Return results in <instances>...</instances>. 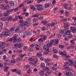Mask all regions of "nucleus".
<instances>
[{
    "instance_id": "nucleus-1",
    "label": "nucleus",
    "mask_w": 76,
    "mask_h": 76,
    "mask_svg": "<svg viewBox=\"0 0 76 76\" xmlns=\"http://www.w3.org/2000/svg\"><path fill=\"white\" fill-rule=\"evenodd\" d=\"M51 42L47 43V45H44L43 47V49L45 50L48 51H49V47H50L53 45L52 42L54 43V44H58V39H57L51 40Z\"/></svg>"
},
{
    "instance_id": "nucleus-2",
    "label": "nucleus",
    "mask_w": 76,
    "mask_h": 76,
    "mask_svg": "<svg viewBox=\"0 0 76 76\" xmlns=\"http://www.w3.org/2000/svg\"><path fill=\"white\" fill-rule=\"evenodd\" d=\"M65 64L64 65V67L66 71H71L72 70V68L69 67L67 66V64H69V62H65Z\"/></svg>"
},
{
    "instance_id": "nucleus-3",
    "label": "nucleus",
    "mask_w": 76,
    "mask_h": 76,
    "mask_svg": "<svg viewBox=\"0 0 76 76\" xmlns=\"http://www.w3.org/2000/svg\"><path fill=\"white\" fill-rule=\"evenodd\" d=\"M36 6L38 11H42L44 9V6L42 5H37Z\"/></svg>"
},
{
    "instance_id": "nucleus-4",
    "label": "nucleus",
    "mask_w": 76,
    "mask_h": 76,
    "mask_svg": "<svg viewBox=\"0 0 76 76\" xmlns=\"http://www.w3.org/2000/svg\"><path fill=\"white\" fill-rule=\"evenodd\" d=\"M65 75L67 76H72L73 75V74L72 72H69L65 71L64 72Z\"/></svg>"
},
{
    "instance_id": "nucleus-5",
    "label": "nucleus",
    "mask_w": 76,
    "mask_h": 76,
    "mask_svg": "<svg viewBox=\"0 0 76 76\" xmlns=\"http://www.w3.org/2000/svg\"><path fill=\"white\" fill-rule=\"evenodd\" d=\"M18 37V35L17 34H16L13 36L12 37V40H13V42H16V41H17Z\"/></svg>"
},
{
    "instance_id": "nucleus-6",
    "label": "nucleus",
    "mask_w": 76,
    "mask_h": 76,
    "mask_svg": "<svg viewBox=\"0 0 76 76\" xmlns=\"http://www.w3.org/2000/svg\"><path fill=\"white\" fill-rule=\"evenodd\" d=\"M4 44V42H0V49L4 50V46L3 45Z\"/></svg>"
},
{
    "instance_id": "nucleus-7",
    "label": "nucleus",
    "mask_w": 76,
    "mask_h": 76,
    "mask_svg": "<svg viewBox=\"0 0 76 76\" xmlns=\"http://www.w3.org/2000/svg\"><path fill=\"white\" fill-rule=\"evenodd\" d=\"M14 46L15 47H17V48H20V47H22V46H23V44L22 43L20 44H15L14 45Z\"/></svg>"
},
{
    "instance_id": "nucleus-8",
    "label": "nucleus",
    "mask_w": 76,
    "mask_h": 76,
    "mask_svg": "<svg viewBox=\"0 0 76 76\" xmlns=\"http://www.w3.org/2000/svg\"><path fill=\"white\" fill-rule=\"evenodd\" d=\"M70 29L72 31V32H74V33H76V28L73 27L71 26L70 27Z\"/></svg>"
},
{
    "instance_id": "nucleus-9",
    "label": "nucleus",
    "mask_w": 76,
    "mask_h": 76,
    "mask_svg": "<svg viewBox=\"0 0 76 76\" xmlns=\"http://www.w3.org/2000/svg\"><path fill=\"white\" fill-rule=\"evenodd\" d=\"M66 32L64 34V35L66 37V35H67V34H70V32H71V31L70 30H66Z\"/></svg>"
},
{
    "instance_id": "nucleus-10",
    "label": "nucleus",
    "mask_w": 76,
    "mask_h": 76,
    "mask_svg": "<svg viewBox=\"0 0 76 76\" xmlns=\"http://www.w3.org/2000/svg\"><path fill=\"white\" fill-rule=\"evenodd\" d=\"M4 35L5 37H8V36H10V33L8 31H5L4 32Z\"/></svg>"
},
{
    "instance_id": "nucleus-11",
    "label": "nucleus",
    "mask_w": 76,
    "mask_h": 76,
    "mask_svg": "<svg viewBox=\"0 0 76 76\" xmlns=\"http://www.w3.org/2000/svg\"><path fill=\"white\" fill-rule=\"evenodd\" d=\"M32 32L31 31H28L27 33L26 36L27 37H30L31 35H32Z\"/></svg>"
},
{
    "instance_id": "nucleus-12",
    "label": "nucleus",
    "mask_w": 76,
    "mask_h": 76,
    "mask_svg": "<svg viewBox=\"0 0 76 76\" xmlns=\"http://www.w3.org/2000/svg\"><path fill=\"white\" fill-rule=\"evenodd\" d=\"M50 5H51L48 3H46L45 4L44 6L45 8H48V7H50Z\"/></svg>"
},
{
    "instance_id": "nucleus-13",
    "label": "nucleus",
    "mask_w": 76,
    "mask_h": 76,
    "mask_svg": "<svg viewBox=\"0 0 76 76\" xmlns=\"http://www.w3.org/2000/svg\"><path fill=\"white\" fill-rule=\"evenodd\" d=\"M28 59L29 61H33L34 60V59H35V57L34 56H32L31 57H29Z\"/></svg>"
},
{
    "instance_id": "nucleus-14",
    "label": "nucleus",
    "mask_w": 76,
    "mask_h": 76,
    "mask_svg": "<svg viewBox=\"0 0 76 76\" xmlns=\"http://www.w3.org/2000/svg\"><path fill=\"white\" fill-rule=\"evenodd\" d=\"M41 23L44 25H46L47 24L48 22L47 21L43 20L41 21Z\"/></svg>"
},
{
    "instance_id": "nucleus-15",
    "label": "nucleus",
    "mask_w": 76,
    "mask_h": 76,
    "mask_svg": "<svg viewBox=\"0 0 76 76\" xmlns=\"http://www.w3.org/2000/svg\"><path fill=\"white\" fill-rule=\"evenodd\" d=\"M30 7L31 8V9H33L34 11H35V10H36V8L33 5H30Z\"/></svg>"
},
{
    "instance_id": "nucleus-16",
    "label": "nucleus",
    "mask_w": 76,
    "mask_h": 76,
    "mask_svg": "<svg viewBox=\"0 0 76 76\" xmlns=\"http://www.w3.org/2000/svg\"><path fill=\"white\" fill-rule=\"evenodd\" d=\"M12 19V16L8 17L6 18V20L7 21H10Z\"/></svg>"
},
{
    "instance_id": "nucleus-17",
    "label": "nucleus",
    "mask_w": 76,
    "mask_h": 76,
    "mask_svg": "<svg viewBox=\"0 0 76 76\" xmlns=\"http://www.w3.org/2000/svg\"><path fill=\"white\" fill-rule=\"evenodd\" d=\"M36 49L37 51H39V45L37 44L35 45Z\"/></svg>"
},
{
    "instance_id": "nucleus-18",
    "label": "nucleus",
    "mask_w": 76,
    "mask_h": 76,
    "mask_svg": "<svg viewBox=\"0 0 76 76\" xmlns=\"http://www.w3.org/2000/svg\"><path fill=\"white\" fill-rule=\"evenodd\" d=\"M59 32L60 34H64V33L66 32V29L61 30Z\"/></svg>"
},
{
    "instance_id": "nucleus-19",
    "label": "nucleus",
    "mask_w": 76,
    "mask_h": 76,
    "mask_svg": "<svg viewBox=\"0 0 76 76\" xmlns=\"http://www.w3.org/2000/svg\"><path fill=\"white\" fill-rule=\"evenodd\" d=\"M68 26L69 25L68 24L65 23L64 24V28L65 29H67Z\"/></svg>"
},
{
    "instance_id": "nucleus-20",
    "label": "nucleus",
    "mask_w": 76,
    "mask_h": 76,
    "mask_svg": "<svg viewBox=\"0 0 76 76\" xmlns=\"http://www.w3.org/2000/svg\"><path fill=\"white\" fill-rule=\"evenodd\" d=\"M20 31V28L19 27H16L15 30V32H19V31Z\"/></svg>"
},
{
    "instance_id": "nucleus-21",
    "label": "nucleus",
    "mask_w": 76,
    "mask_h": 76,
    "mask_svg": "<svg viewBox=\"0 0 76 76\" xmlns=\"http://www.w3.org/2000/svg\"><path fill=\"white\" fill-rule=\"evenodd\" d=\"M72 34L71 33L67 34V35H66L67 38H70L72 37Z\"/></svg>"
},
{
    "instance_id": "nucleus-22",
    "label": "nucleus",
    "mask_w": 76,
    "mask_h": 76,
    "mask_svg": "<svg viewBox=\"0 0 76 76\" xmlns=\"http://www.w3.org/2000/svg\"><path fill=\"white\" fill-rule=\"evenodd\" d=\"M68 61L70 63V65H72L73 64V61L71 60L70 59H68Z\"/></svg>"
},
{
    "instance_id": "nucleus-23",
    "label": "nucleus",
    "mask_w": 76,
    "mask_h": 76,
    "mask_svg": "<svg viewBox=\"0 0 76 76\" xmlns=\"http://www.w3.org/2000/svg\"><path fill=\"white\" fill-rule=\"evenodd\" d=\"M23 22L18 23V26L19 27H22L23 26Z\"/></svg>"
},
{
    "instance_id": "nucleus-24",
    "label": "nucleus",
    "mask_w": 76,
    "mask_h": 76,
    "mask_svg": "<svg viewBox=\"0 0 76 76\" xmlns=\"http://www.w3.org/2000/svg\"><path fill=\"white\" fill-rule=\"evenodd\" d=\"M10 5L11 6H14V2L13 1H11L9 3Z\"/></svg>"
},
{
    "instance_id": "nucleus-25",
    "label": "nucleus",
    "mask_w": 76,
    "mask_h": 76,
    "mask_svg": "<svg viewBox=\"0 0 76 76\" xmlns=\"http://www.w3.org/2000/svg\"><path fill=\"white\" fill-rule=\"evenodd\" d=\"M9 12L6 11L4 13V16H8L9 15Z\"/></svg>"
},
{
    "instance_id": "nucleus-26",
    "label": "nucleus",
    "mask_w": 76,
    "mask_h": 76,
    "mask_svg": "<svg viewBox=\"0 0 76 76\" xmlns=\"http://www.w3.org/2000/svg\"><path fill=\"white\" fill-rule=\"evenodd\" d=\"M9 69L8 67L5 66L4 70V72H8V70H7V69Z\"/></svg>"
},
{
    "instance_id": "nucleus-27",
    "label": "nucleus",
    "mask_w": 76,
    "mask_h": 76,
    "mask_svg": "<svg viewBox=\"0 0 76 76\" xmlns=\"http://www.w3.org/2000/svg\"><path fill=\"white\" fill-rule=\"evenodd\" d=\"M40 66L41 68H44L45 67V64L42 63L41 64Z\"/></svg>"
},
{
    "instance_id": "nucleus-28",
    "label": "nucleus",
    "mask_w": 76,
    "mask_h": 76,
    "mask_svg": "<svg viewBox=\"0 0 76 76\" xmlns=\"http://www.w3.org/2000/svg\"><path fill=\"white\" fill-rule=\"evenodd\" d=\"M23 24V26H29V24L26 22H25Z\"/></svg>"
},
{
    "instance_id": "nucleus-29",
    "label": "nucleus",
    "mask_w": 76,
    "mask_h": 76,
    "mask_svg": "<svg viewBox=\"0 0 76 76\" xmlns=\"http://www.w3.org/2000/svg\"><path fill=\"white\" fill-rule=\"evenodd\" d=\"M39 73L42 76H43L44 75V72L42 71H41L39 72Z\"/></svg>"
},
{
    "instance_id": "nucleus-30",
    "label": "nucleus",
    "mask_w": 76,
    "mask_h": 76,
    "mask_svg": "<svg viewBox=\"0 0 76 76\" xmlns=\"http://www.w3.org/2000/svg\"><path fill=\"white\" fill-rule=\"evenodd\" d=\"M41 37H43V40H46V39L47 38V35H41Z\"/></svg>"
},
{
    "instance_id": "nucleus-31",
    "label": "nucleus",
    "mask_w": 76,
    "mask_h": 76,
    "mask_svg": "<svg viewBox=\"0 0 76 76\" xmlns=\"http://www.w3.org/2000/svg\"><path fill=\"white\" fill-rule=\"evenodd\" d=\"M50 73H51V72L48 71L46 72L45 75L46 76H48V75L50 74Z\"/></svg>"
},
{
    "instance_id": "nucleus-32",
    "label": "nucleus",
    "mask_w": 76,
    "mask_h": 76,
    "mask_svg": "<svg viewBox=\"0 0 76 76\" xmlns=\"http://www.w3.org/2000/svg\"><path fill=\"white\" fill-rule=\"evenodd\" d=\"M21 59V58H20L19 57H17L16 58V61L18 62H19V61H20V60Z\"/></svg>"
},
{
    "instance_id": "nucleus-33",
    "label": "nucleus",
    "mask_w": 76,
    "mask_h": 76,
    "mask_svg": "<svg viewBox=\"0 0 76 76\" xmlns=\"http://www.w3.org/2000/svg\"><path fill=\"white\" fill-rule=\"evenodd\" d=\"M16 73H17L18 75H20V74H21V71L19 69L17 71Z\"/></svg>"
},
{
    "instance_id": "nucleus-34",
    "label": "nucleus",
    "mask_w": 76,
    "mask_h": 76,
    "mask_svg": "<svg viewBox=\"0 0 76 76\" xmlns=\"http://www.w3.org/2000/svg\"><path fill=\"white\" fill-rule=\"evenodd\" d=\"M15 29V27L14 26L12 27L10 29V31L11 32H12V31H13Z\"/></svg>"
},
{
    "instance_id": "nucleus-35",
    "label": "nucleus",
    "mask_w": 76,
    "mask_h": 76,
    "mask_svg": "<svg viewBox=\"0 0 76 76\" xmlns=\"http://www.w3.org/2000/svg\"><path fill=\"white\" fill-rule=\"evenodd\" d=\"M49 52V50H48V51L47 50H46V52H43V53L44 55H47V54H48Z\"/></svg>"
},
{
    "instance_id": "nucleus-36",
    "label": "nucleus",
    "mask_w": 76,
    "mask_h": 76,
    "mask_svg": "<svg viewBox=\"0 0 76 76\" xmlns=\"http://www.w3.org/2000/svg\"><path fill=\"white\" fill-rule=\"evenodd\" d=\"M11 61L12 63L15 62V58H12L11 60Z\"/></svg>"
},
{
    "instance_id": "nucleus-37",
    "label": "nucleus",
    "mask_w": 76,
    "mask_h": 76,
    "mask_svg": "<svg viewBox=\"0 0 76 76\" xmlns=\"http://www.w3.org/2000/svg\"><path fill=\"white\" fill-rule=\"evenodd\" d=\"M2 9H6V5H4V4H3L2 5Z\"/></svg>"
},
{
    "instance_id": "nucleus-38",
    "label": "nucleus",
    "mask_w": 76,
    "mask_h": 76,
    "mask_svg": "<svg viewBox=\"0 0 76 76\" xmlns=\"http://www.w3.org/2000/svg\"><path fill=\"white\" fill-rule=\"evenodd\" d=\"M38 41L39 42H43V39L42 38H40L38 39Z\"/></svg>"
},
{
    "instance_id": "nucleus-39",
    "label": "nucleus",
    "mask_w": 76,
    "mask_h": 76,
    "mask_svg": "<svg viewBox=\"0 0 76 76\" xmlns=\"http://www.w3.org/2000/svg\"><path fill=\"white\" fill-rule=\"evenodd\" d=\"M30 64L32 65V66H33L34 67L37 66V64L35 63H33L32 62H30Z\"/></svg>"
},
{
    "instance_id": "nucleus-40",
    "label": "nucleus",
    "mask_w": 76,
    "mask_h": 76,
    "mask_svg": "<svg viewBox=\"0 0 76 76\" xmlns=\"http://www.w3.org/2000/svg\"><path fill=\"white\" fill-rule=\"evenodd\" d=\"M67 6H68V4H64V8L65 9H67Z\"/></svg>"
},
{
    "instance_id": "nucleus-41",
    "label": "nucleus",
    "mask_w": 76,
    "mask_h": 76,
    "mask_svg": "<svg viewBox=\"0 0 76 76\" xmlns=\"http://www.w3.org/2000/svg\"><path fill=\"white\" fill-rule=\"evenodd\" d=\"M53 51L54 53H57V50L56 49H53Z\"/></svg>"
},
{
    "instance_id": "nucleus-42",
    "label": "nucleus",
    "mask_w": 76,
    "mask_h": 76,
    "mask_svg": "<svg viewBox=\"0 0 76 76\" xmlns=\"http://www.w3.org/2000/svg\"><path fill=\"white\" fill-rule=\"evenodd\" d=\"M37 56L38 57H39V56H42V54H41V53L39 52V53H37Z\"/></svg>"
},
{
    "instance_id": "nucleus-43",
    "label": "nucleus",
    "mask_w": 76,
    "mask_h": 76,
    "mask_svg": "<svg viewBox=\"0 0 76 76\" xmlns=\"http://www.w3.org/2000/svg\"><path fill=\"white\" fill-rule=\"evenodd\" d=\"M25 26H22V27L21 29V31H23L25 30Z\"/></svg>"
},
{
    "instance_id": "nucleus-44",
    "label": "nucleus",
    "mask_w": 76,
    "mask_h": 76,
    "mask_svg": "<svg viewBox=\"0 0 76 76\" xmlns=\"http://www.w3.org/2000/svg\"><path fill=\"white\" fill-rule=\"evenodd\" d=\"M22 51L20 50H16V53H22Z\"/></svg>"
},
{
    "instance_id": "nucleus-45",
    "label": "nucleus",
    "mask_w": 76,
    "mask_h": 76,
    "mask_svg": "<svg viewBox=\"0 0 76 76\" xmlns=\"http://www.w3.org/2000/svg\"><path fill=\"white\" fill-rule=\"evenodd\" d=\"M64 45H59V48H61L62 50H63V48H64Z\"/></svg>"
},
{
    "instance_id": "nucleus-46",
    "label": "nucleus",
    "mask_w": 76,
    "mask_h": 76,
    "mask_svg": "<svg viewBox=\"0 0 76 76\" xmlns=\"http://www.w3.org/2000/svg\"><path fill=\"white\" fill-rule=\"evenodd\" d=\"M6 9H9L10 7L9 5H6Z\"/></svg>"
},
{
    "instance_id": "nucleus-47",
    "label": "nucleus",
    "mask_w": 76,
    "mask_h": 76,
    "mask_svg": "<svg viewBox=\"0 0 76 76\" xmlns=\"http://www.w3.org/2000/svg\"><path fill=\"white\" fill-rule=\"evenodd\" d=\"M27 48H28V47H27V46H25L23 47V50H26Z\"/></svg>"
},
{
    "instance_id": "nucleus-48",
    "label": "nucleus",
    "mask_w": 76,
    "mask_h": 76,
    "mask_svg": "<svg viewBox=\"0 0 76 76\" xmlns=\"http://www.w3.org/2000/svg\"><path fill=\"white\" fill-rule=\"evenodd\" d=\"M3 67V64L2 63H0V68L1 69Z\"/></svg>"
},
{
    "instance_id": "nucleus-49",
    "label": "nucleus",
    "mask_w": 76,
    "mask_h": 76,
    "mask_svg": "<svg viewBox=\"0 0 76 76\" xmlns=\"http://www.w3.org/2000/svg\"><path fill=\"white\" fill-rule=\"evenodd\" d=\"M4 45L6 46V47H8V46H9V44L8 43H4Z\"/></svg>"
},
{
    "instance_id": "nucleus-50",
    "label": "nucleus",
    "mask_w": 76,
    "mask_h": 76,
    "mask_svg": "<svg viewBox=\"0 0 76 76\" xmlns=\"http://www.w3.org/2000/svg\"><path fill=\"white\" fill-rule=\"evenodd\" d=\"M27 20L28 22H31V20H32V19L31 18H29L27 19Z\"/></svg>"
},
{
    "instance_id": "nucleus-51",
    "label": "nucleus",
    "mask_w": 76,
    "mask_h": 76,
    "mask_svg": "<svg viewBox=\"0 0 76 76\" xmlns=\"http://www.w3.org/2000/svg\"><path fill=\"white\" fill-rule=\"evenodd\" d=\"M67 21V18H64L62 20V21L63 22H66Z\"/></svg>"
},
{
    "instance_id": "nucleus-52",
    "label": "nucleus",
    "mask_w": 76,
    "mask_h": 76,
    "mask_svg": "<svg viewBox=\"0 0 76 76\" xmlns=\"http://www.w3.org/2000/svg\"><path fill=\"white\" fill-rule=\"evenodd\" d=\"M3 26V23L1 22H0V28H2Z\"/></svg>"
},
{
    "instance_id": "nucleus-53",
    "label": "nucleus",
    "mask_w": 76,
    "mask_h": 76,
    "mask_svg": "<svg viewBox=\"0 0 76 76\" xmlns=\"http://www.w3.org/2000/svg\"><path fill=\"white\" fill-rule=\"evenodd\" d=\"M64 52H65V51L64 52H60L59 53V54H60V55H64Z\"/></svg>"
},
{
    "instance_id": "nucleus-54",
    "label": "nucleus",
    "mask_w": 76,
    "mask_h": 76,
    "mask_svg": "<svg viewBox=\"0 0 76 76\" xmlns=\"http://www.w3.org/2000/svg\"><path fill=\"white\" fill-rule=\"evenodd\" d=\"M74 63L75 64H74L73 66L75 68L76 67V60H75L74 61Z\"/></svg>"
},
{
    "instance_id": "nucleus-55",
    "label": "nucleus",
    "mask_w": 76,
    "mask_h": 76,
    "mask_svg": "<svg viewBox=\"0 0 76 76\" xmlns=\"http://www.w3.org/2000/svg\"><path fill=\"white\" fill-rule=\"evenodd\" d=\"M35 45H36L35 44H33L31 45L30 47L31 48H32V47H34V46H35Z\"/></svg>"
},
{
    "instance_id": "nucleus-56",
    "label": "nucleus",
    "mask_w": 76,
    "mask_h": 76,
    "mask_svg": "<svg viewBox=\"0 0 76 76\" xmlns=\"http://www.w3.org/2000/svg\"><path fill=\"white\" fill-rule=\"evenodd\" d=\"M18 19V18L16 16L15 17V18L13 19V21H16L17 19Z\"/></svg>"
},
{
    "instance_id": "nucleus-57",
    "label": "nucleus",
    "mask_w": 76,
    "mask_h": 76,
    "mask_svg": "<svg viewBox=\"0 0 76 76\" xmlns=\"http://www.w3.org/2000/svg\"><path fill=\"white\" fill-rule=\"evenodd\" d=\"M50 61L51 60L50 59H47L45 60L46 62H49V61Z\"/></svg>"
},
{
    "instance_id": "nucleus-58",
    "label": "nucleus",
    "mask_w": 76,
    "mask_h": 76,
    "mask_svg": "<svg viewBox=\"0 0 76 76\" xmlns=\"http://www.w3.org/2000/svg\"><path fill=\"white\" fill-rule=\"evenodd\" d=\"M38 24H37V23H33V26H37V25H38Z\"/></svg>"
},
{
    "instance_id": "nucleus-59",
    "label": "nucleus",
    "mask_w": 76,
    "mask_h": 76,
    "mask_svg": "<svg viewBox=\"0 0 76 76\" xmlns=\"http://www.w3.org/2000/svg\"><path fill=\"white\" fill-rule=\"evenodd\" d=\"M30 67V65L27 64L25 66V68H28V67Z\"/></svg>"
},
{
    "instance_id": "nucleus-60",
    "label": "nucleus",
    "mask_w": 76,
    "mask_h": 76,
    "mask_svg": "<svg viewBox=\"0 0 76 76\" xmlns=\"http://www.w3.org/2000/svg\"><path fill=\"white\" fill-rule=\"evenodd\" d=\"M51 26H54V25L56 24V23L54 22L53 23H52L51 24Z\"/></svg>"
},
{
    "instance_id": "nucleus-61",
    "label": "nucleus",
    "mask_w": 76,
    "mask_h": 76,
    "mask_svg": "<svg viewBox=\"0 0 76 76\" xmlns=\"http://www.w3.org/2000/svg\"><path fill=\"white\" fill-rule=\"evenodd\" d=\"M31 69H29L27 71V72L28 73V74H30V73H31Z\"/></svg>"
},
{
    "instance_id": "nucleus-62",
    "label": "nucleus",
    "mask_w": 76,
    "mask_h": 76,
    "mask_svg": "<svg viewBox=\"0 0 76 76\" xmlns=\"http://www.w3.org/2000/svg\"><path fill=\"white\" fill-rule=\"evenodd\" d=\"M46 34H47V35H49V34H50V31H48L46 32Z\"/></svg>"
},
{
    "instance_id": "nucleus-63",
    "label": "nucleus",
    "mask_w": 76,
    "mask_h": 76,
    "mask_svg": "<svg viewBox=\"0 0 76 76\" xmlns=\"http://www.w3.org/2000/svg\"><path fill=\"white\" fill-rule=\"evenodd\" d=\"M29 50L30 51L32 52L33 51V49H32V48H29Z\"/></svg>"
},
{
    "instance_id": "nucleus-64",
    "label": "nucleus",
    "mask_w": 76,
    "mask_h": 76,
    "mask_svg": "<svg viewBox=\"0 0 76 76\" xmlns=\"http://www.w3.org/2000/svg\"><path fill=\"white\" fill-rule=\"evenodd\" d=\"M18 42H20L21 41V38H19L17 39Z\"/></svg>"
}]
</instances>
